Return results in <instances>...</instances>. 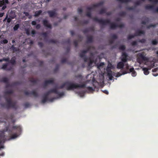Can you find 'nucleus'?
Masks as SVG:
<instances>
[{"label":"nucleus","instance_id":"473e14b6","mask_svg":"<svg viewBox=\"0 0 158 158\" xmlns=\"http://www.w3.org/2000/svg\"><path fill=\"white\" fill-rule=\"evenodd\" d=\"M117 1L120 2L122 3H126L131 1V0H117Z\"/></svg>","mask_w":158,"mask_h":158},{"label":"nucleus","instance_id":"680f3d73","mask_svg":"<svg viewBox=\"0 0 158 158\" xmlns=\"http://www.w3.org/2000/svg\"><path fill=\"white\" fill-rule=\"evenodd\" d=\"M4 5H5L4 2L3 0H0V6L1 7Z\"/></svg>","mask_w":158,"mask_h":158},{"label":"nucleus","instance_id":"e433bc0d","mask_svg":"<svg viewBox=\"0 0 158 158\" xmlns=\"http://www.w3.org/2000/svg\"><path fill=\"white\" fill-rule=\"evenodd\" d=\"M106 10L104 9H101L99 12V14H103L106 13Z\"/></svg>","mask_w":158,"mask_h":158},{"label":"nucleus","instance_id":"de8ad7c7","mask_svg":"<svg viewBox=\"0 0 158 158\" xmlns=\"http://www.w3.org/2000/svg\"><path fill=\"white\" fill-rule=\"evenodd\" d=\"M8 42V41L6 40L5 39L3 40L2 41H1V43L2 44H6Z\"/></svg>","mask_w":158,"mask_h":158},{"label":"nucleus","instance_id":"6e6d98bb","mask_svg":"<svg viewBox=\"0 0 158 158\" xmlns=\"http://www.w3.org/2000/svg\"><path fill=\"white\" fill-rule=\"evenodd\" d=\"M42 35L44 37L45 39L47 38L48 37V34L47 32H44L42 33Z\"/></svg>","mask_w":158,"mask_h":158},{"label":"nucleus","instance_id":"f3484780","mask_svg":"<svg viewBox=\"0 0 158 158\" xmlns=\"http://www.w3.org/2000/svg\"><path fill=\"white\" fill-rule=\"evenodd\" d=\"M123 62H119L117 64V68L118 69H123L124 66V64Z\"/></svg>","mask_w":158,"mask_h":158},{"label":"nucleus","instance_id":"3c124183","mask_svg":"<svg viewBox=\"0 0 158 158\" xmlns=\"http://www.w3.org/2000/svg\"><path fill=\"white\" fill-rule=\"evenodd\" d=\"M73 44L75 47H77L78 46V42L77 40H75L73 42Z\"/></svg>","mask_w":158,"mask_h":158},{"label":"nucleus","instance_id":"39448f33","mask_svg":"<svg viewBox=\"0 0 158 158\" xmlns=\"http://www.w3.org/2000/svg\"><path fill=\"white\" fill-rule=\"evenodd\" d=\"M104 2L102 1L96 4H93L91 6L88 7L87 8V10H88L86 13V15L89 17L91 18V14L90 10L95 8L98 7L104 4Z\"/></svg>","mask_w":158,"mask_h":158},{"label":"nucleus","instance_id":"5701e85b","mask_svg":"<svg viewBox=\"0 0 158 158\" xmlns=\"http://www.w3.org/2000/svg\"><path fill=\"white\" fill-rule=\"evenodd\" d=\"M89 23L88 20H84L82 21H81L79 22V24L81 25H84L87 24Z\"/></svg>","mask_w":158,"mask_h":158},{"label":"nucleus","instance_id":"ea45409f","mask_svg":"<svg viewBox=\"0 0 158 158\" xmlns=\"http://www.w3.org/2000/svg\"><path fill=\"white\" fill-rule=\"evenodd\" d=\"M158 43V42L156 39L153 40L152 41V44L153 45H156Z\"/></svg>","mask_w":158,"mask_h":158},{"label":"nucleus","instance_id":"c9c22d12","mask_svg":"<svg viewBox=\"0 0 158 158\" xmlns=\"http://www.w3.org/2000/svg\"><path fill=\"white\" fill-rule=\"evenodd\" d=\"M75 77L82 80L83 78V77L81 74H78L75 76Z\"/></svg>","mask_w":158,"mask_h":158},{"label":"nucleus","instance_id":"a878e982","mask_svg":"<svg viewBox=\"0 0 158 158\" xmlns=\"http://www.w3.org/2000/svg\"><path fill=\"white\" fill-rule=\"evenodd\" d=\"M93 41V38L92 36H89L87 38V43H91Z\"/></svg>","mask_w":158,"mask_h":158},{"label":"nucleus","instance_id":"4c0bfd02","mask_svg":"<svg viewBox=\"0 0 158 158\" xmlns=\"http://www.w3.org/2000/svg\"><path fill=\"white\" fill-rule=\"evenodd\" d=\"M49 42L50 43L56 44L58 42V41L56 40L51 39L49 40Z\"/></svg>","mask_w":158,"mask_h":158},{"label":"nucleus","instance_id":"69168bd1","mask_svg":"<svg viewBox=\"0 0 158 158\" xmlns=\"http://www.w3.org/2000/svg\"><path fill=\"white\" fill-rule=\"evenodd\" d=\"M124 27V24H121L119 25H117V27L120 28H123Z\"/></svg>","mask_w":158,"mask_h":158},{"label":"nucleus","instance_id":"f257e3e1","mask_svg":"<svg viewBox=\"0 0 158 158\" xmlns=\"http://www.w3.org/2000/svg\"><path fill=\"white\" fill-rule=\"evenodd\" d=\"M13 130H16V133L13 134L10 136V139H15L21 133L22 128L20 125H15L12 126L11 129H10L9 128V126H7L3 131H0V138L2 140H4L5 137L4 132L8 131L9 133L10 134L11 133L12 131Z\"/></svg>","mask_w":158,"mask_h":158},{"label":"nucleus","instance_id":"49530a36","mask_svg":"<svg viewBox=\"0 0 158 158\" xmlns=\"http://www.w3.org/2000/svg\"><path fill=\"white\" fill-rule=\"evenodd\" d=\"M135 8V7L134 6L128 7L127 8V9L129 10H133Z\"/></svg>","mask_w":158,"mask_h":158},{"label":"nucleus","instance_id":"423d86ee","mask_svg":"<svg viewBox=\"0 0 158 158\" xmlns=\"http://www.w3.org/2000/svg\"><path fill=\"white\" fill-rule=\"evenodd\" d=\"M132 73L131 75L133 77H135L137 75L136 72L135 71L134 69L133 68H131L129 69V72H127L126 71H124L123 72L122 74L120 73H118L117 74V76L118 77L121 76L122 74L124 75L127 73Z\"/></svg>","mask_w":158,"mask_h":158},{"label":"nucleus","instance_id":"58836bf2","mask_svg":"<svg viewBox=\"0 0 158 158\" xmlns=\"http://www.w3.org/2000/svg\"><path fill=\"white\" fill-rule=\"evenodd\" d=\"M135 36H136L135 34L133 35H128L127 39L128 40H130L132 38H134Z\"/></svg>","mask_w":158,"mask_h":158},{"label":"nucleus","instance_id":"0eeeda50","mask_svg":"<svg viewBox=\"0 0 158 158\" xmlns=\"http://www.w3.org/2000/svg\"><path fill=\"white\" fill-rule=\"evenodd\" d=\"M145 9L146 10H151L154 12L158 13V7L155 8L154 5H147L145 6Z\"/></svg>","mask_w":158,"mask_h":158},{"label":"nucleus","instance_id":"9b49d317","mask_svg":"<svg viewBox=\"0 0 158 158\" xmlns=\"http://www.w3.org/2000/svg\"><path fill=\"white\" fill-rule=\"evenodd\" d=\"M106 71L107 72V75L110 80H112L113 78L112 75V71L111 70V68L108 66L106 68Z\"/></svg>","mask_w":158,"mask_h":158},{"label":"nucleus","instance_id":"f03ea898","mask_svg":"<svg viewBox=\"0 0 158 158\" xmlns=\"http://www.w3.org/2000/svg\"><path fill=\"white\" fill-rule=\"evenodd\" d=\"M65 86L66 90H73L74 89H76L78 88H84L85 87V84H83L81 85H79L77 84H74L71 83L69 81H66L63 84L60 86L57 87V88L60 89H62Z\"/></svg>","mask_w":158,"mask_h":158},{"label":"nucleus","instance_id":"338daca9","mask_svg":"<svg viewBox=\"0 0 158 158\" xmlns=\"http://www.w3.org/2000/svg\"><path fill=\"white\" fill-rule=\"evenodd\" d=\"M89 31H94V27H90L88 28Z\"/></svg>","mask_w":158,"mask_h":158},{"label":"nucleus","instance_id":"603ef678","mask_svg":"<svg viewBox=\"0 0 158 158\" xmlns=\"http://www.w3.org/2000/svg\"><path fill=\"white\" fill-rule=\"evenodd\" d=\"M83 32L84 34H85L86 33H87L89 31V30L88 28H86L83 31Z\"/></svg>","mask_w":158,"mask_h":158},{"label":"nucleus","instance_id":"052dcab7","mask_svg":"<svg viewBox=\"0 0 158 158\" xmlns=\"http://www.w3.org/2000/svg\"><path fill=\"white\" fill-rule=\"evenodd\" d=\"M30 106V104L28 102L24 104V106L26 108L29 107Z\"/></svg>","mask_w":158,"mask_h":158},{"label":"nucleus","instance_id":"a211bd4d","mask_svg":"<svg viewBox=\"0 0 158 158\" xmlns=\"http://www.w3.org/2000/svg\"><path fill=\"white\" fill-rule=\"evenodd\" d=\"M145 32L143 31H141L140 30H138L136 31L135 32V34L136 36H140L142 34H144Z\"/></svg>","mask_w":158,"mask_h":158},{"label":"nucleus","instance_id":"ddd939ff","mask_svg":"<svg viewBox=\"0 0 158 158\" xmlns=\"http://www.w3.org/2000/svg\"><path fill=\"white\" fill-rule=\"evenodd\" d=\"M54 82V80L53 79L45 81L43 84L44 88H45L49 84H53Z\"/></svg>","mask_w":158,"mask_h":158},{"label":"nucleus","instance_id":"bf43d9fd","mask_svg":"<svg viewBox=\"0 0 158 158\" xmlns=\"http://www.w3.org/2000/svg\"><path fill=\"white\" fill-rule=\"evenodd\" d=\"M65 43H67L69 44H70V39L69 38L68 39H67L65 42H64Z\"/></svg>","mask_w":158,"mask_h":158},{"label":"nucleus","instance_id":"2f4dec72","mask_svg":"<svg viewBox=\"0 0 158 158\" xmlns=\"http://www.w3.org/2000/svg\"><path fill=\"white\" fill-rule=\"evenodd\" d=\"M42 12L41 10L36 11L35 13V16L37 17L39 16Z\"/></svg>","mask_w":158,"mask_h":158},{"label":"nucleus","instance_id":"7c9ffc66","mask_svg":"<svg viewBox=\"0 0 158 158\" xmlns=\"http://www.w3.org/2000/svg\"><path fill=\"white\" fill-rule=\"evenodd\" d=\"M29 81L32 83H33L34 84H36L37 83L38 80L37 79H34V78H31L30 79Z\"/></svg>","mask_w":158,"mask_h":158},{"label":"nucleus","instance_id":"4468645a","mask_svg":"<svg viewBox=\"0 0 158 158\" xmlns=\"http://www.w3.org/2000/svg\"><path fill=\"white\" fill-rule=\"evenodd\" d=\"M43 25L45 27L50 29L52 28L51 25L48 23L47 20H44L43 21Z\"/></svg>","mask_w":158,"mask_h":158},{"label":"nucleus","instance_id":"4be33fe9","mask_svg":"<svg viewBox=\"0 0 158 158\" xmlns=\"http://www.w3.org/2000/svg\"><path fill=\"white\" fill-rule=\"evenodd\" d=\"M143 70V71L145 75H148L149 73V70H150V69H148L147 68H143L142 69Z\"/></svg>","mask_w":158,"mask_h":158},{"label":"nucleus","instance_id":"13d9d810","mask_svg":"<svg viewBox=\"0 0 158 158\" xmlns=\"http://www.w3.org/2000/svg\"><path fill=\"white\" fill-rule=\"evenodd\" d=\"M131 44L132 46H135L137 45V43L136 41H133L131 43Z\"/></svg>","mask_w":158,"mask_h":158},{"label":"nucleus","instance_id":"864d4df0","mask_svg":"<svg viewBox=\"0 0 158 158\" xmlns=\"http://www.w3.org/2000/svg\"><path fill=\"white\" fill-rule=\"evenodd\" d=\"M36 31L34 30H32L31 31V34H32V36L34 37L35 36L34 35L36 34Z\"/></svg>","mask_w":158,"mask_h":158},{"label":"nucleus","instance_id":"774afa93","mask_svg":"<svg viewBox=\"0 0 158 158\" xmlns=\"http://www.w3.org/2000/svg\"><path fill=\"white\" fill-rule=\"evenodd\" d=\"M38 45L40 47L42 48L43 46V44L41 42H39L38 43Z\"/></svg>","mask_w":158,"mask_h":158},{"label":"nucleus","instance_id":"79ce46f5","mask_svg":"<svg viewBox=\"0 0 158 158\" xmlns=\"http://www.w3.org/2000/svg\"><path fill=\"white\" fill-rule=\"evenodd\" d=\"M19 24H17L15 25L14 27V31H16L19 28Z\"/></svg>","mask_w":158,"mask_h":158},{"label":"nucleus","instance_id":"c756f323","mask_svg":"<svg viewBox=\"0 0 158 158\" xmlns=\"http://www.w3.org/2000/svg\"><path fill=\"white\" fill-rule=\"evenodd\" d=\"M13 93V91L12 90H9L5 91L4 94L5 95L10 94Z\"/></svg>","mask_w":158,"mask_h":158},{"label":"nucleus","instance_id":"a18cd8bd","mask_svg":"<svg viewBox=\"0 0 158 158\" xmlns=\"http://www.w3.org/2000/svg\"><path fill=\"white\" fill-rule=\"evenodd\" d=\"M139 42H140L141 43H145L146 41V40L144 39H142L140 40H139Z\"/></svg>","mask_w":158,"mask_h":158},{"label":"nucleus","instance_id":"c85d7f7f","mask_svg":"<svg viewBox=\"0 0 158 158\" xmlns=\"http://www.w3.org/2000/svg\"><path fill=\"white\" fill-rule=\"evenodd\" d=\"M1 81L6 83H8V78L6 77H4L1 80Z\"/></svg>","mask_w":158,"mask_h":158},{"label":"nucleus","instance_id":"20e7f679","mask_svg":"<svg viewBox=\"0 0 158 158\" xmlns=\"http://www.w3.org/2000/svg\"><path fill=\"white\" fill-rule=\"evenodd\" d=\"M4 98L6 102V103L1 104V106L2 107H5L7 109H9L11 108L15 110L17 109V106L16 105V102H12L10 97H7L5 96Z\"/></svg>","mask_w":158,"mask_h":158},{"label":"nucleus","instance_id":"c03bdc74","mask_svg":"<svg viewBox=\"0 0 158 158\" xmlns=\"http://www.w3.org/2000/svg\"><path fill=\"white\" fill-rule=\"evenodd\" d=\"M56 94H57L60 97L64 95V93L63 92H60L58 91V93H57Z\"/></svg>","mask_w":158,"mask_h":158},{"label":"nucleus","instance_id":"1a4fd4ad","mask_svg":"<svg viewBox=\"0 0 158 158\" xmlns=\"http://www.w3.org/2000/svg\"><path fill=\"white\" fill-rule=\"evenodd\" d=\"M57 9H54L53 10H50L47 11V12L50 17H56L57 14L56 12Z\"/></svg>","mask_w":158,"mask_h":158},{"label":"nucleus","instance_id":"37998d69","mask_svg":"<svg viewBox=\"0 0 158 158\" xmlns=\"http://www.w3.org/2000/svg\"><path fill=\"white\" fill-rule=\"evenodd\" d=\"M149 2H152L154 4L158 3V0H148Z\"/></svg>","mask_w":158,"mask_h":158},{"label":"nucleus","instance_id":"6ab92c4d","mask_svg":"<svg viewBox=\"0 0 158 158\" xmlns=\"http://www.w3.org/2000/svg\"><path fill=\"white\" fill-rule=\"evenodd\" d=\"M8 63L3 64L2 65L1 69L6 70H10V68L8 69L7 68V66L8 65Z\"/></svg>","mask_w":158,"mask_h":158},{"label":"nucleus","instance_id":"aec40b11","mask_svg":"<svg viewBox=\"0 0 158 158\" xmlns=\"http://www.w3.org/2000/svg\"><path fill=\"white\" fill-rule=\"evenodd\" d=\"M16 58L15 56L12 57L11 60H10L9 63H11L12 65H15L16 63Z\"/></svg>","mask_w":158,"mask_h":158},{"label":"nucleus","instance_id":"b1692460","mask_svg":"<svg viewBox=\"0 0 158 158\" xmlns=\"http://www.w3.org/2000/svg\"><path fill=\"white\" fill-rule=\"evenodd\" d=\"M89 60V62L88 63V66H90L94 62V60L93 59H92L91 57H88V60Z\"/></svg>","mask_w":158,"mask_h":158},{"label":"nucleus","instance_id":"cd10ccee","mask_svg":"<svg viewBox=\"0 0 158 158\" xmlns=\"http://www.w3.org/2000/svg\"><path fill=\"white\" fill-rule=\"evenodd\" d=\"M149 21V19L148 18H147L145 19V20L144 21H142L141 22L142 24L145 25L146 23H148Z\"/></svg>","mask_w":158,"mask_h":158},{"label":"nucleus","instance_id":"e2e57ef3","mask_svg":"<svg viewBox=\"0 0 158 158\" xmlns=\"http://www.w3.org/2000/svg\"><path fill=\"white\" fill-rule=\"evenodd\" d=\"M67 60L66 58H64L62 59L61 61L62 63H64L67 62Z\"/></svg>","mask_w":158,"mask_h":158},{"label":"nucleus","instance_id":"72a5a7b5","mask_svg":"<svg viewBox=\"0 0 158 158\" xmlns=\"http://www.w3.org/2000/svg\"><path fill=\"white\" fill-rule=\"evenodd\" d=\"M126 49L125 45H121L119 47V49L122 51H124Z\"/></svg>","mask_w":158,"mask_h":158},{"label":"nucleus","instance_id":"7ed1b4c3","mask_svg":"<svg viewBox=\"0 0 158 158\" xmlns=\"http://www.w3.org/2000/svg\"><path fill=\"white\" fill-rule=\"evenodd\" d=\"M94 21L98 22L101 25V28H103V26L107 24H110V28L114 29L117 27V25L114 23H111L110 19L103 20L102 19H99L97 17H95L93 18Z\"/></svg>","mask_w":158,"mask_h":158},{"label":"nucleus","instance_id":"2eb2a0df","mask_svg":"<svg viewBox=\"0 0 158 158\" xmlns=\"http://www.w3.org/2000/svg\"><path fill=\"white\" fill-rule=\"evenodd\" d=\"M122 61L124 63L126 62L128 59L127 58L128 56L127 54L125 52H123L122 54Z\"/></svg>","mask_w":158,"mask_h":158},{"label":"nucleus","instance_id":"393cba45","mask_svg":"<svg viewBox=\"0 0 158 158\" xmlns=\"http://www.w3.org/2000/svg\"><path fill=\"white\" fill-rule=\"evenodd\" d=\"M15 16H10V18H7V16H6V18L4 19V20H5L7 19V22L8 23H9L11 22V19H14L15 18Z\"/></svg>","mask_w":158,"mask_h":158},{"label":"nucleus","instance_id":"6e6552de","mask_svg":"<svg viewBox=\"0 0 158 158\" xmlns=\"http://www.w3.org/2000/svg\"><path fill=\"white\" fill-rule=\"evenodd\" d=\"M87 53V52L85 50L81 51V52L79 54V56L80 57L83 58L85 62H87L88 61V57L85 56V54Z\"/></svg>","mask_w":158,"mask_h":158},{"label":"nucleus","instance_id":"f8f14e48","mask_svg":"<svg viewBox=\"0 0 158 158\" xmlns=\"http://www.w3.org/2000/svg\"><path fill=\"white\" fill-rule=\"evenodd\" d=\"M138 60L139 61V60L141 59L142 60L146 61L148 60V58L144 55L143 53H139L138 55Z\"/></svg>","mask_w":158,"mask_h":158},{"label":"nucleus","instance_id":"8fccbe9b","mask_svg":"<svg viewBox=\"0 0 158 158\" xmlns=\"http://www.w3.org/2000/svg\"><path fill=\"white\" fill-rule=\"evenodd\" d=\"M86 88L87 89L90 91H92L94 90L93 88L91 87L88 86Z\"/></svg>","mask_w":158,"mask_h":158},{"label":"nucleus","instance_id":"412c9836","mask_svg":"<svg viewBox=\"0 0 158 158\" xmlns=\"http://www.w3.org/2000/svg\"><path fill=\"white\" fill-rule=\"evenodd\" d=\"M57 89H58L57 88V87H56L55 88H54L50 89L49 90V91L50 93H54L56 94H57V93H58V91L57 90Z\"/></svg>","mask_w":158,"mask_h":158},{"label":"nucleus","instance_id":"f704fd0d","mask_svg":"<svg viewBox=\"0 0 158 158\" xmlns=\"http://www.w3.org/2000/svg\"><path fill=\"white\" fill-rule=\"evenodd\" d=\"M126 13L124 11H122L119 12L118 15L121 17H123L126 15Z\"/></svg>","mask_w":158,"mask_h":158},{"label":"nucleus","instance_id":"0e129e2a","mask_svg":"<svg viewBox=\"0 0 158 158\" xmlns=\"http://www.w3.org/2000/svg\"><path fill=\"white\" fill-rule=\"evenodd\" d=\"M82 9L81 8H78V13L81 14V13H82Z\"/></svg>","mask_w":158,"mask_h":158},{"label":"nucleus","instance_id":"4d7b16f0","mask_svg":"<svg viewBox=\"0 0 158 158\" xmlns=\"http://www.w3.org/2000/svg\"><path fill=\"white\" fill-rule=\"evenodd\" d=\"M112 38L113 39H116L118 38L117 36L115 34H113L112 35Z\"/></svg>","mask_w":158,"mask_h":158},{"label":"nucleus","instance_id":"09e8293b","mask_svg":"<svg viewBox=\"0 0 158 158\" xmlns=\"http://www.w3.org/2000/svg\"><path fill=\"white\" fill-rule=\"evenodd\" d=\"M13 117H14L13 115L12 114H11L10 115V118L12 122L13 123H14L15 122V120L13 119Z\"/></svg>","mask_w":158,"mask_h":158},{"label":"nucleus","instance_id":"9d476101","mask_svg":"<svg viewBox=\"0 0 158 158\" xmlns=\"http://www.w3.org/2000/svg\"><path fill=\"white\" fill-rule=\"evenodd\" d=\"M24 93L27 96H29L30 95H31L35 97H37L38 96V93L35 90H33L30 92H29L27 91H24Z\"/></svg>","mask_w":158,"mask_h":158},{"label":"nucleus","instance_id":"5fc2aeb1","mask_svg":"<svg viewBox=\"0 0 158 158\" xmlns=\"http://www.w3.org/2000/svg\"><path fill=\"white\" fill-rule=\"evenodd\" d=\"M156 26V24H151L147 27V28H150L151 27H155Z\"/></svg>","mask_w":158,"mask_h":158},{"label":"nucleus","instance_id":"a19ab883","mask_svg":"<svg viewBox=\"0 0 158 158\" xmlns=\"http://www.w3.org/2000/svg\"><path fill=\"white\" fill-rule=\"evenodd\" d=\"M50 94L49 91H48V92H47L44 95V97H46L47 98H48V95H49V94Z\"/></svg>","mask_w":158,"mask_h":158},{"label":"nucleus","instance_id":"dca6fc26","mask_svg":"<svg viewBox=\"0 0 158 158\" xmlns=\"http://www.w3.org/2000/svg\"><path fill=\"white\" fill-rule=\"evenodd\" d=\"M55 99V98H53L51 99H48L46 97H43V99L41 100V103H44L46 102L48 100L49 101L51 102H53L54 100Z\"/></svg>","mask_w":158,"mask_h":158},{"label":"nucleus","instance_id":"bb28decb","mask_svg":"<svg viewBox=\"0 0 158 158\" xmlns=\"http://www.w3.org/2000/svg\"><path fill=\"white\" fill-rule=\"evenodd\" d=\"M10 49L12 50L14 52H17L18 51L17 48L15 47V45H12L11 46L10 48Z\"/></svg>","mask_w":158,"mask_h":158}]
</instances>
